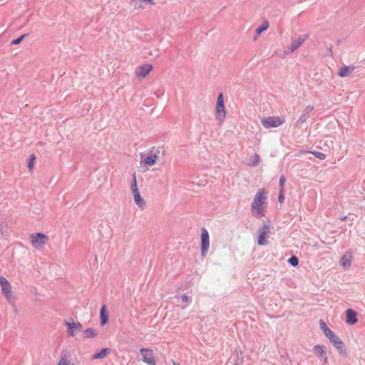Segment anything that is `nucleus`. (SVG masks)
I'll return each instance as SVG.
<instances>
[{
  "instance_id": "1",
  "label": "nucleus",
  "mask_w": 365,
  "mask_h": 365,
  "mask_svg": "<svg viewBox=\"0 0 365 365\" xmlns=\"http://www.w3.org/2000/svg\"><path fill=\"white\" fill-rule=\"evenodd\" d=\"M319 327L332 345L337 349L339 354L341 356H346V349L344 343L327 326V324L323 319L319 320Z\"/></svg>"
},
{
  "instance_id": "2",
  "label": "nucleus",
  "mask_w": 365,
  "mask_h": 365,
  "mask_svg": "<svg viewBox=\"0 0 365 365\" xmlns=\"http://www.w3.org/2000/svg\"><path fill=\"white\" fill-rule=\"evenodd\" d=\"M266 193L265 190L262 189L255 195L254 200L251 205L253 215L259 217L264 216L265 213L262 205L265 203V200L267 199Z\"/></svg>"
},
{
  "instance_id": "3",
  "label": "nucleus",
  "mask_w": 365,
  "mask_h": 365,
  "mask_svg": "<svg viewBox=\"0 0 365 365\" xmlns=\"http://www.w3.org/2000/svg\"><path fill=\"white\" fill-rule=\"evenodd\" d=\"M216 119L219 122H222L226 116L225 107L224 104V98L222 93H220L217 99L215 108Z\"/></svg>"
},
{
  "instance_id": "4",
  "label": "nucleus",
  "mask_w": 365,
  "mask_h": 365,
  "mask_svg": "<svg viewBox=\"0 0 365 365\" xmlns=\"http://www.w3.org/2000/svg\"><path fill=\"white\" fill-rule=\"evenodd\" d=\"M285 120L283 117L269 116L261 120L262 125L266 128H277L284 123Z\"/></svg>"
},
{
  "instance_id": "5",
  "label": "nucleus",
  "mask_w": 365,
  "mask_h": 365,
  "mask_svg": "<svg viewBox=\"0 0 365 365\" xmlns=\"http://www.w3.org/2000/svg\"><path fill=\"white\" fill-rule=\"evenodd\" d=\"M160 152L163 153V147H158L157 148H152L149 150L148 155L143 160L145 165L148 166L154 165L156 163L157 159L158 158V155Z\"/></svg>"
},
{
  "instance_id": "6",
  "label": "nucleus",
  "mask_w": 365,
  "mask_h": 365,
  "mask_svg": "<svg viewBox=\"0 0 365 365\" xmlns=\"http://www.w3.org/2000/svg\"><path fill=\"white\" fill-rule=\"evenodd\" d=\"M210 247V236L207 230L205 228H202L201 232V255L204 257L206 256Z\"/></svg>"
},
{
  "instance_id": "7",
  "label": "nucleus",
  "mask_w": 365,
  "mask_h": 365,
  "mask_svg": "<svg viewBox=\"0 0 365 365\" xmlns=\"http://www.w3.org/2000/svg\"><path fill=\"white\" fill-rule=\"evenodd\" d=\"M47 240L48 236L42 232H38L31 235V243L35 248L45 245Z\"/></svg>"
},
{
  "instance_id": "8",
  "label": "nucleus",
  "mask_w": 365,
  "mask_h": 365,
  "mask_svg": "<svg viewBox=\"0 0 365 365\" xmlns=\"http://www.w3.org/2000/svg\"><path fill=\"white\" fill-rule=\"evenodd\" d=\"M270 227L268 225H263L258 232L257 244L260 246L266 245L268 241L266 239L267 235L269 232Z\"/></svg>"
},
{
  "instance_id": "9",
  "label": "nucleus",
  "mask_w": 365,
  "mask_h": 365,
  "mask_svg": "<svg viewBox=\"0 0 365 365\" xmlns=\"http://www.w3.org/2000/svg\"><path fill=\"white\" fill-rule=\"evenodd\" d=\"M140 353L142 356V360L149 365H155V359L154 358L152 350L148 349L142 348L140 349Z\"/></svg>"
},
{
  "instance_id": "10",
  "label": "nucleus",
  "mask_w": 365,
  "mask_h": 365,
  "mask_svg": "<svg viewBox=\"0 0 365 365\" xmlns=\"http://www.w3.org/2000/svg\"><path fill=\"white\" fill-rule=\"evenodd\" d=\"M314 107L313 106H308L304 110L303 112L298 119V120L295 123L294 126L296 128H300L302 127V124L304 123L309 117V113L314 110Z\"/></svg>"
},
{
  "instance_id": "11",
  "label": "nucleus",
  "mask_w": 365,
  "mask_h": 365,
  "mask_svg": "<svg viewBox=\"0 0 365 365\" xmlns=\"http://www.w3.org/2000/svg\"><path fill=\"white\" fill-rule=\"evenodd\" d=\"M65 324L68 329V334L71 336H73L76 332L80 331L83 328L82 324L78 322H66Z\"/></svg>"
},
{
  "instance_id": "12",
  "label": "nucleus",
  "mask_w": 365,
  "mask_h": 365,
  "mask_svg": "<svg viewBox=\"0 0 365 365\" xmlns=\"http://www.w3.org/2000/svg\"><path fill=\"white\" fill-rule=\"evenodd\" d=\"M309 35L304 34L302 36H299L297 38L292 39L290 46L289 47V50L290 52H294L297 50L302 43L308 38Z\"/></svg>"
},
{
  "instance_id": "13",
  "label": "nucleus",
  "mask_w": 365,
  "mask_h": 365,
  "mask_svg": "<svg viewBox=\"0 0 365 365\" xmlns=\"http://www.w3.org/2000/svg\"><path fill=\"white\" fill-rule=\"evenodd\" d=\"M153 69L151 64H143L138 67L136 70V76L138 78L145 77Z\"/></svg>"
},
{
  "instance_id": "14",
  "label": "nucleus",
  "mask_w": 365,
  "mask_h": 365,
  "mask_svg": "<svg viewBox=\"0 0 365 365\" xmlns=\"http://www.w3.org/2000/svg\"><path fill=\"white\" fill-rule=\"evenodd\" d=\"M358 321L357 314L352 309H348L346 311V322L349 324H355Z\"/></svg>"
},
{
  "instance_id": "15",
  "label": "nucleus",
  "mask_w": 365,
  "mask_h": 365,
  "mask_svg": "<svg viewBox=\"0 0 365 365\" xmlns=\"http://www.w3.org/2000/svg\"><path fill=\"white\" fill-rule=\"evenodd\" d=\"M314 351L316 354L319 355L321 356V358L324 360V363L327 361V356L324 346L319 344L314 346Z\"/></svg>"
},
{
  "instance_id": "16",
  "label": "nucleus",
  "mask_w": 365,
  "mask_h": 365,
  "mask_svg": "<svg viewBox=\"0 0 365 365\" xmlns=\"http://www.w3.org/2000/svg\"><path fill=\"white\" fill-rule=\"evenodd\" d=\"M352 257L351 253L347 251L343 257L341 259L340 264L344 267H349L351 266V259Z\"/></svg>"
},
{
  "instance_id": "17",
  "label": "nucleus",
  "mask_w": 365,
  "mask_h": 365,
  "mask_svg": "<svg viewBox=\"0 0 365 365\" xmlns=\"http://www.w3.org/2000/svg\"><path fill=\"white\" fill-rule=\"evenodd\" d=\"M101 324L102 326L106 324L108 322V314L106 306L103 305L100 311Z\"/></svg>"
},
{
  "instance_id": "18",
  "label": "nucleus",
  "mask_w": 365,
  "mask_h": 365,
  "mask_svg": "<svg viewBox=\"0 0 365 365\" xmlns=\"http://www.w3.org/2000/svg\"><path fill=\"white\" fill-rule=\"evenodd\" d=\"M232 357L234 360V365H242L244 361V356L242 351H235Z\"/></svg>"
},
{
  "instance_id": "19",
  "label": "nucleus",
  "mask_w": 365,
  "mask_h": 365,
  "mask_svg": "<svg viewBox=\"0 0 365 365\" xmlns=\"http://www.w3.org/2000/svg\"><path fill=\"white\" fill-rule=\"evenodd\" d=\"M110 350L108 348L102 349H101V351L99 352H96V354H94L92 356V359H103L110 352Z\"/></svg>"
},
{
  "instance_id": "20",
  "label": "nucleus",
  "mask_w": 365,
  "mask_h": 365,
  "mask_svg": "<svg viewBox=\"0 0 365 365\" xmlns=\"http://www.w3.org/2000/svg\"><path fill=\"white\" fill-rule=\"evenodd\" d=\"M97 336V331L93 328H88L84 330L83 339L94 338Z\"/></svg>"
},
{
  "instance_id": "21",
  "label": "nucleus",
  "mask_w": 365,
  "mask_h": 365,
  "mask_svg": "<svg viewBox=\"0 0 365 365\" xmlns=\"http://www.w3.org/2000/svg\"><path fill=\"white\" fill-rule=\"evenodd\" d=\"M353 71V68H350L348 66L342 67L338 73L340 77H346L349 76Z\"/></svg>"
},
{
  "instance_id": "22",
  "label": "nucleus",
  "mask_w": 365,
  "mask_h": 365,
  "mask_svg": "<svg viewBox=\"0 0 365 365\" xmlns=\"http://www.w3.org/2000/svg\"><path fill=\"white\" fill-rule=\"evenodd\" d=\"M269 27V23L267 21H264L262 24L256 29L255 33L257 35H259L263 31H266Z\"/></svg>"
},
{
  "instance_id": "23",
  "label": "nucleus",
  "mask_w": 365,
  "mask_h": 365,
  "mask_svg": "<svg viewBox=\"0 0 365 365\" xmlns=\"http://www.w3.org/2000/svg\"><path fill=\"white\" fill-rule=\"evenodd\" d=\"M288 263L292 267H297L299 264V259L297 256L292 255L288 260Z\"/></svg>"
},
{
  "instance_id": "24",
  "label": "nucleus",
  "mask_w": 365,
  "mask_h": 365,
  "mask_svg": "<svg viewBox=\"0 0 365 365\" xmlns=\"http://www.w3.org/2000/svg\"><path fill=\"white\" fill-rule=\"evenodd\" d=\"M130 187H131L132 192L138 190V186H137V180H136L135 173H134L133 174Z\"/></svg>"
},
{
  "instance_id": "25",
  "label": "nucleus",
  "mask_w": 365,
  "mask_h": 365,
  "mask_svg": "<svg viewBox=\"0 0 365 365\" xmlns=\"http://www.w3.org/2000/svg\"><path fill=\"white\" fill-rule=\"evenodd\" d=\"M134 201H135V204L140 208H143L145 205V200L142 198V197L140 195L138 197H136L134 199Z\"/></svg>"
},
{
  "instance_id": "26",
  "label": "nucleus",
  "mask_w": 365,
  "mask_h": 365,
  "mask_svg": "<svg viewBox=\"0 0 365 365\" xmlns=\"http://www.w3.org/2000/svg\"><path fill=\"white\" fill-rule=\"evenodd\" d=\"M252 158H253V160L252 163H249V165L256 167L259 164V156L257 153H255V154H253Z\"/></svg>"
},
{
  "instance_id": "27",
  "label": "nucleus",
  "mask_w": 365,
  "mask_h": 365,
  "mask_svg": "<svg viewBox=\"0 0 365 365\" xmlns=\"http://www.w3.org/2000/svg\"><path fill=\"white\" fill-rule=\"evenodd\" d=\"M26 36H28V34H24L20 36L19 38L14 39L13 41H11V45H17L20 43Z\"/></svg>"
},
{
  "instance_id": "28",
  "label": "nucleus",
  "mask_w": 365,
  "mask_h": 365,
  "mask_svg": "<svg viewBox=\"0 0 365 365\" xmlns=\"http://www.w3.org/2000/svg\"><path fill=\"white\" fill-rule=\"evenodd\" d=\"M310 153L319 160H324L327 157L324 153L319 151H311Z\"/></svg>"
},
{
  "instance_id": "29",
  "label": "nucleus",
  "mask_w": 365,
  "mask_h": 365,
  "mask_svg": "<svg viewBox=\"0 0 365 365\" xmlns=\"http://www.w3.org/2000/svg\"><path fill=\"white\" fill-rule=\"evenodd\" d=\"M285 182H286L285 176L284 175H282L280 176L279 182V186L280 188L279 190H284V188Z\"/></svg>"
},
{
  "instance_id": "30",
  "label": "nucleus",
  "mask_w": 365,
  "mask_h": 365,
  "mask_svg": "<svg viewBox=\"0 0 365 365\" xmlns=\"http://www.w3.org/2000/svg\"><path fill=\"white\" fill-rule=\"evenodd\" d=\"M3 294H9L11 292V286L9 282L6 286H1Z\"/></svg>"
},
{
  "instance_id": "31",
  "label": "nucleus",
  "mask_w": 365,
  "mask_h": 365,
  "mask_svg": "<svg viewBox=\"0 0 365 365\" xmlns=\"http://www.w3.org/2000/svg\"><path fill=\"white\" fill-rule=\"evenodd\" d=\"M10 304H14L16 298L13 296L12 292L9 294H4Z\"/></svg>"
},
{
  "instance_id": "32",
  "label": "nucleus",
  "mask_w": 365,
  "mask_h": 365,
  "mask_svg": "<svg viewBox=\"0 0 365 365\" xmlns=\"http://www.w3.org/2000/svg\"><path fill=\"white\" fill-rule=\"evenodd\" d=\"M35 159H36V157L34 154L30 155L29 161L28 163V168L30 170H31L34 168V162Z\"/></svg>"
},
{
  "instance_id": "33",
  "label": "nucleus",
  "mask_w": 365,
  "mask_h": 365,
  "mask_svg": "<svg viewBox=\"0 0 365 365\" xmlns=\"http://www.w3.org/2000/svg\"><path fill=\"white\" fill-rule=\"evenodd\" d=\"M284 200V190H279V193L278 196V201L280 203H282Z\"/></svg>"
},
{
  "instance_id": "34",
  "label": "nucleus",
  "mask_w": 365,
  "mask_h": 365,
  "mask_svg": "<svg viewBox=\"0 0 365 365\" xmlns=\"http://www.w3.org/2000/svg\"><path fill=\"white\" fill-rule=\"evenodd\" d=\"M181 298L182 302H186L187 304L190 303L192 301V298L185 294H182Z\"/></svg>"
},
{
  "instance_id": "35",
  "label": "nucleus",
  "mask_w": 365,
  "mask_h": 365,
  "mask_svg": "<svg viewBox=\"0 0 365 365\" xmlns=\"http://www.w3.org/2000/svg\"><path fill=\"white\" fill-rule=\"evenodd\" d=\"M9 283L8 280L3 276H0V284L1 286H6Z\"/></svg>"
},
{
  "instance_id": "36",
  "label": "nucleus",
  "mask_w": 365,
  "mask_h": 365,
  "mask_svg": "<svg viewBox=\"0 0 365 365\" xmlns=\"http://www.w3.org/2000/svg\"><path fill=\"white\" fill-rule=\"evenodd\" d=\"M326 55L327 56H333V52H332V46H330L328 49H327V51L326 53Z\"/></svg>"
},
{
  "instance_id": "37",
  "label": "nucleus",
  "mask_w": 365,
  "mask_h": 365,
  "mask_svg": "<svg viewBox=\"0 0 365 365\" xmlns=\"http://www.w3.org/2000/svg\"><path fill=\"white\" fill-rule=\"evenodd\" d=\"M133 193L134 199H135L136 197H138V196H140V192H139V191H138V190L133 191Z\"/></svg>"
},
{
  "instance_id": "38",
  "label": "nucleus",
  "mask_w": 365,
  "mask_h": 365,
  "mask_svg": "<svg viewBox=\"0 0 365 365\" xmlns=\"http://www.w3.org/2000/svg\"><path fill=\"white\" fill-rule=\"evenodd\" d=\"M340 43H341V40H337L336 42V44L337 46H339L340 44Z\"/></svg>"
},
{
  "instance_id": "39",
  "label": "nucleus",
  "mask_w": 365,
  "mask_h": 365,
  "mask_svg": "<svg viewBox=\"0 0 365 365\" xmlns=\"http://www.w3.org/2000/svg\"><path fill=\"white\" fill-rule=\"evenodd\" d=\"M346 219V216L341 217V221H344Z\"/></svg>"
},
{
  "instance_id": "40",
  "label": "nucleus",
  "mask_w": 365,
  "mask_h": 365,
  "mask_svg": "<svg viewBox=\"0 0 365 365\" xmlns=\"http://www.w3.org/2000/svg\"><path fill=\"white\" fill-rule=\"evenodd\" d=\"M175 365H180V364H175Z\"/></svg>"
}]
</instances>
